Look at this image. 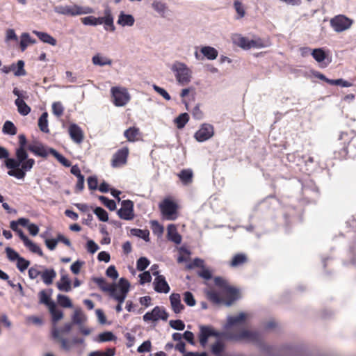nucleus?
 Listing matches in <instances>:
<instances>
[{"label": "nucleus", "mask_w": 356, "mask_h": 356, "mask_svg": "<svg viewBox=\"0 0 356 356\" xmlns=\"http://www.w3.org/2000/svg\"><path fill=\"white\" fill-rule=\"evenodd\" d=\"M19 146L15 149V159L5 160V166L9 170L8 175L18 179H24L26 172L35 165V160L29 158L27 140L24 134L18 136Z\"/></svg>", "instance_id": "obj_1"}, {"label": "nucleus", "mask_w": 356, "mask_h": 356, "mask_svg": "<svg viewBox=\"0 0 356 356\" xmlns=\"http://www.w3.org/2000/svg\"><path fill=\"white\" fill-rule=\"evenodd\" d=\"M172 70L175 73L177 82L181 86L188 84L192 78V71L183 63L177 62L173 64Z\"/></svg>", "instance_id": "obj_2"}, {"label": "nucleus", "mask_w": 356, "mask_h": 356, "mask_svg": "<svg viewBox=\"0 0 356 356\" xmlns=\"http://www.w3.org/2000/svg\"><path fill=\"white\" fill-rule=\"evenodd\" d=\"M163 218L167 220H175L178 217V205L170 199H164L159 205Z\"/></svg>", "instance_id": "obj_3"}, {"label": "nucleus", "mask_w": 356, "mask_h": 356, "mask_svg": "<svg viewBox=\"0 0 356 356\" xmlns=\"http://www.w3.org/2000/svg\"><path fill=\"white\" fill-rule=\"evenodd\" d=\"M56 13L67 16H76L85 14H91L94 10L89 6H80L78 5L58 6L55 8Z\"/></svg>", "instance_id": "obj_4"}, {"label": "nucleus", "mask_w": 356, "mask_h": 356, "mask_svg": "<svg viewBox=\"0 0 356 356\" xmlns=\"http://www.w3.org/2000/svg\"><path fill=\"white\" fill-rule=\"evenodd\" d=\"M355 137L353 131H342L339 136V145L341 148L334 152V157L337 159H344L348 155V147Z\"/></svg>", "instance_id": "obj_5"}, {"label": "nucleus", "mask_w": 356, "mask_h": 356, "mask_svg": "<svg viewBox=\"0 0 356 356\" xmlns=\"http://www.w3.org/2000/svg\"><path fill=\"white\" fill-rule=\"evenodd\" d=\"M353 24V20L343 15H338L330 19L331 27L337 33L349 29Z\"/></svg>", "instance_id": "obj_6"}, {"label": "nucleus", "mask_w": 356, "mask_h": 356, "mask_svg": "<svg viewBox=\"0 0 356 356\" xmlns=\"http://www.w3.org/2000/svg\"><path fill=\"white\" fill-rule=\"evenodd\" d=\"M168 318V314L165 308L159 306H156L151 312H147L143 316L145 322H154L159 320L167 321Z\"/></svg>", "instance_id": "obj_7"}, {"label": "nucleus", "mask_w": 356, "mask_h": 356, "mask_svg": "<svg viewBox=\"0 0 356 356\" xmlns=\"http://www.w3.org/2000/svg\"><path fill=\"white\" fill-rule=\"evenodd\" d=\"M223 334L220 332L215 330L211 326L201 325L200 327L199 341L202 346L204 347L210 337L221 338Z\"/></svg>", "instance_id": "obj_8"}, {"label": "nucleus", "mask_w": 356, "mask_h": 356, "mask_svg": "<svg viewBox=\"0 0 356 356\" xmlns=\"http://www.w3.org/2000/svg\"><path fill=\"white\" fill-rule=\"evenodd\" d=\"M121 208L118 211V216L125 220H131L134 218V202L130 200H123Z\"/></svg>", "instance_id": "obj_9"}, {"label": "nucleus", "mask_w": 356, "mask_h": 356, "mask_svg": "<svg viewBox=\"0 0 356 356\" xmlns=\"http://www.w3.org/2000/svg\"><path fill=\"white\" fill-rule=\"evenodd\" d=\"M113 103L118 106L126 104L129 100V95L126 89L118 87L111 88Z\"/></svg>", "instance_id": "obj_10"}, {"label": "nucleus", "mask_w": 356, "mask_h": 356, "mask_svg": "<svg viewBox=\"0 0 356 356\" xmlns=\"http://www.w3.org/2000/svg\"><path fill=\"white\" fill-rule=\"evenodd\" d=\"M213 134V127L209 124H204L195 134V138L198 142H204L211 138Z\"/></svg>", "instance_id": "obj_11"}, {"label": "nucleus", "mask_w": 356, "mask_h": 356, "mask_svg": "<svg viewBox=\"0 0 356 356\" xmlns=\"http://www.w3.org/2000/svg\"><path fill=\"white\" fill-rule=\"evenodd\" d=\"M129 154V149L127 147H123L116 152L113 155L111 165L113 168H118L127 163V157Z\"/></svg>", "instance_id": "obj_12"}, {"label": "nucleus", "mask_w": 356, "mask_h": 356, "mask_svg": "<svg viewBox=\"0 0 356 356\" xmlns=\"http://www.w3.org/2000/svg\"><path fill=\"white\" fill-rule=\"evenodd\" d=\"M69 135L76 144H81L84 140V133L81 128L76 124H71L68 127Z\"/></svg>", "instance_id": "obj_13"}, {"label": "nucleus", "mask_w": 356, "mask_h": 356, "mask_svg": "<svg viewBox=\"0 0 356 356\" xmlns=\"http://www.w3.org/2000/svg\"><path fill=\"white\" fill-rule=\"evenodd\" d=\"M232 338L235 340L246 339L250 341L256 342L259 341L260 334L257 332L243 330L239 333L232 337Z\"/></svg>", "instance_id": "obj_14"}, {"label": "nucleus", "mask_w": 356, "mask_h": 356, "mask_svg": "<svg viewBox=\"0 0 356 356\" xmlns=\"http://www.w3.org/2000/svg\"><path fill=\"white\" fill-rule=\"evenodd\" d=\"M100 24H104V29L113 32L115 27L113 24V17L111 9L108 7L104 10V16L100 17Z\"/></svg>", "instance_id": "obj_15"}, {"label": "nucleus", "mask_w": 356, "mask_h": 356, "mask_svg": "<svg viewBox=\"0 0 356 356\" xmlns=\"http://www.w3.org/2000/svg\"><path fill=\"white\" fill-rule=\"evenodd\" d=\"M154 289L158 293H168L170 288L163 275H157L154 282Z\"/></svg>", "instance_id": "obj_16"}, {"label": "nucleus", "mask_w": 356, "mask_h": 356, "mask_svg": "<svg viewBox=\"0 0 356 356\" xmlns=\"http://www.w3.org/2000/svg\"><path fill=\"white\" fill-rule=\"evenodd\" d=\"M170 301L172 309L175 314L180 313L184 309V305L181 302V296L179 293H172L170 296Z\"/></svg>", "instance_id": "obj_17"}, {"label": "nucleus", "mask_w": 356, "mask_h": 356, "mask_svg": "<svg viewBox=\"0 0 356 356\" xmlns=\"http://www.w3.org/2000/svg\"><path fill=\"white\" fill-rule=\"evenodd\" d=\"M72 324L71 323H65L62 327L58 328L56 325H53L51 329V336L54 339L61 338V335L68 334L72 330Z\"/></svg>", "instance_id": "obj_18"}, {"label": "nucleus", "mask_w": 356, "mask_h": 356, "mask_svg": "<svg viewBox=\"0 0 356 356\" xmlns=\"http://www.w3.org/2000/svg\"><path fill=\"white\" fill-rule=\"evenodd\" d=\"M167 236L168 240L174 242L176 244H179L181 242V236L178 233L177 227L175 225L170 224L167 227Z\"/></svg>", "instance_id": "obj_19"}, {"label": "nucleus", "mask_w": 356, "mask_h": 356, "mask_svg": "<svg viewBox=\"0 0 356 356\" xmlns=\"http://www.w3.org/2000/svg\"><path fill=\"white\" fill-rule=\"evenodd\" d=\"M248 261V257L245 253H238L233 256L229 261V266L236 268L246 264Z\"/></svg>", "instance_id": "obj_20"}, {"label": "nucleus", "mask_w": 356, "mask_h": 356, "mask_svg": "<svg viewBox=\"0 0 356 356\" xmlns=\"http://www.w3.org/2000/svg\"><path fill=\"white\" fill-rule=\"evenodd\" d=\"M124 136L129 142H136L140 138V129L136 127H130L124 132Z\"/></svg>", "instance_id": "obj_21"}, {"label": "nucleus", "mask_w": 356, "mask_h": 356, "mask_svg": "<svg viewBox=\"0 0 356 356\" xmlns=\"http://www.w3.org/2000/svg\"><path fill=\"white\" fill-rule=\"evenodd\" d=\"M92 280L103 291L114 292L115 291V285L107 283L103 277H93Z\"/></svg>", "instance_id": "obj_22"}, {"label": "nucleus", "mask_w": 356, "mask_h": 356, "mask_svg": "<svg viewBox=\"0 0 356 356\" xmlns=\"http://www.w3.org/2000/svg\"><path fill=\"white\" fill-rule=\"evenodd\" d=\"M232 39L236 45L244 49H250V40L248 38L242 36L241 34H235L232 36Z\"/></svg>", "instance_id": "obj_23"}, {"label": "nucleus", "mask_w": 356, "mask_h": 356, "mask_svg": "<svg viewBox=\"0 0 356 356\" xmlns=\"http://www.w3.org/2000/svg\"><path fill=\"white\" fill-rule=\"evenodd\" d=\"M184 185H188L193 181V173L191 169H184L177 175Z\"/></svg>", "instance_id": "obj_24"}, {"label": "nucleus", "mask_w": 356, "mask_h": 356, "mask_svg": "<svg viewBox=\"0 0 356 356\" xmlns=\"http://www.w3.org/2000/svg\"><path fill=\"white\" fill-rule=\"evenodd\" d=\"M48 309L51 316L53 325H55L58 321L63 318V312L57 308L56 303L52 305Z\"/></svg>", "instance_id": "obj_25"}, {"label": "nucleus", "mask_w": 356, "mask_h": 356, "mask_svg": "<svg viewBox=\"0 0 356 356\" xmlns=\"http://www.w3.org/2000/svg\"><path fill=\"white\" fill-rule=\"evenodd\" d=\"M135 22L134 17L131 15L125 14L121 12L119 15L118 24L122 26H131Z\"/></svg>", "instance_id": "obj_26"}, {"label": "nucleus", "mask_w": 356, "mask_h": 356, "mask_svg": "<svg viewBox=\"0 0 356 356\" xmlns=\"http://www.w3.org/2000/svg\"><path fill=\"white\" fill-rule=\"evenodd\" d=\"M56 277V273L53 268L45 269L41 273L42 280L47 285L51 284Z\"/></svg>", "instance_id": "obj_27"}, {"label": "nucleus", "mask_w": 356, "mask_h": 356, "mask_svg": "<svg viewBox=\"0 0 356 356\" xmlns=\"http://www.w3.org/2000/svg\"><path fill=\"white\" fill-rule=\"evenodd\" d=\"M57 288L65 292H69L71 291V281L70 280L67 275H63L61 276L60 280L56 284Z\"/></svg>", "instance_id": "obj_28"}, {"label": "nucleus", "mask_w": 356, "mask_h": 356, "mask_svg": "<svg viewBox=\"0 0 356 356\" xmlns=\"http://www.w3.org/2000/svg\"><path fill=\"white\" fill-rule=\"evenodd\" d=\"M33 33L35 34L43 42L49 44L52 46L56 45V40L49 34L38 31H33Z\"/></svg>", "instance_id": "obj_29"}, {"label": "nucleus", "mask_w": 356, "mask_h": 356, "mask_svg": "<svg viewBox=\"0 0 356 356\" xmlns=\"http://www.w3.org/2000/svg\"><path fill=\"white\" fill-rule=\"evenodd\" d=\"M201 53L209 60H214L218 57V51L210 46L202 47L200 49Z\"/></svg>", "instance_id": "obj_30"}, {"label": "nucleus", "mask_w": 356, "mask_h": 356, "mask_svg": "<svg viewBox=\"0 0 356 356\" xmlns=\"http://www.w3.org/2000/svg\"><path fill=\"white\" fill-rule=\"evenodd\" d=\"M27 149L37 156L47 157L48 152L42 145H29Z\"/></svg>", "instance_id": "obj_31"}, {"label": "nucleus", "mask_w": 356, "mask_h": 356, "mask_svg": "<svg viewBox=\"0 0 356 356\" xmlns=\"http://www.w3.org/2000/svg\"><path fill=\"white\" fill-rule=\"evenodd\" d=\"M229 299L227 305H229L232 302L236 300L238 296V291L236 288L229 286L223 292H222Z\"/></svg>", "instance_id": "obj_32"}, {"label": "nucleus", "mask_w": 356, "mask_h": 356, "mask_svg": "<svg viewBox=\"0 0 356 356\" xmlns=\"http://www.w3.org/2000/svg\"><path fill=\"white\" fill-rule=\"evenodd\" d=\"M35 40L31 38L29 33H23L21 35V40L19 44L21 51H24L29 44H35Z\"/></svg>", "instance_id": "obj_33"}, {"label": "nucleus", "mask_w": 356, "mask_h": 356, "mask_svg": "<svg viewBox=\"0 0 356 356\" xmlns=\"http://www.w3.org/2000/svg\"><path fill=\"white\" fill-rule=\"evenodd\" d=\"M39 302L40 304L45 305L48 308L55 302L51 299V293H47L46 291L42 290L39 294Z\"/></svg>", "instance_id": "obj_34"}, {"label": "nucleus", "mask_w": 356, "mask_h": 356, "mask_svg": "<svg viewBox=\"0 0 356 356\" xmlns=\"http://www.w3.org/2000/svg\"><path fill=\"white\" fill-rule=\"evenodd\" d=\"M188 113H181L178 117L174 120V123L177 129H182L189 120Z\"/></svg>", "instance_id": "obj_35"}, {"label": "nucleus", "mask_w": 356, "mask_h": 356, "mask_svg": "<svg viewBox=\"0 0 356 356\" xmlns=\"http://www.w3.org/2000/svg\"><path fill=\"white\" fill-rule=\"evenodd\" d=\"M246 318V314L241 312L238 315L229 316L227 319V323L229 326H233L245 322Z\"/></svg>", "instance_id": "obj_36"}, {"label": "nucleus", "mask_w": 356, "mask_h": 356, "mask_svg": "<svg viewBox=\"0 0 356 356\" xmlns=\"http://www.w3.org/2000/svg\"><path fill=\"white\" fill-rule=\"evenodd\" d=\"M130 232L133 236L141 238L147 242L149 241V232L148 229L133 228L130 230Z\"/></svg>", "instance_id": "obj_37"}, {"label": "nucleus", "mask_w": 356, "mask_h": 356, "mask_svg": "<svg viewBox=\"0 0 356 356\" xmlns=\"http://www.w3.org/2000/svg\"><path fill=\"white\" fill-rule=\"evenodd\" d=\"M152 7L156 11L161 17H165V13L168 8L166 4L159 1H154L152 3Z\"/></svg>", "instance_id": "obj_38"}, {"label": "nucleus", "mask_w": 356, "mask_h": 356, "mask_svg": "<svg viewBox=\"0 0 356 356\" xmlns=\"http://www.w3.org/2000/svg\"><path fill=\"white\" fill-rule=\"evenodd\" d=\"M48 113H42V115L38 120V127L44 133H49V129L48 128Z\"/></svg>", "instance_id": "obj_39"}, {"label": "nucleus", "mask_w": 356, "mask_h": 356, "mask_svg": "<svg viewBox=\"0 0 356 356\" xmlns=\"http://www.w3.org/2000/svg\"><path fill=\"white\" fill-rule=\"evenodd\" d=\"M92 63L94 65L104 66L111 65L112 60L106 57H103L99 54H97L92 57Z\"/></svg>", "instance_id": "obj_40"}, {"label": "nucleus", "mask_w": 356, "mask_h": 356, "mask_svg": "<svg viewBox=\"0 0 356 356\" xmlns=\"http://www.w3.org/2000/svg\"><path fill=\"white\" fill-rule=\"evenodd\" d=\"M207 298L210 302L214 304H220L222 302V298L220 297V294L213 290L207 291Z\"/></svg>", "instance_id": "obj_41"}, {"label": "nucleus", "mask_w": 356, "mask_h": 356, "mask_svg": "<svg viewBox=\"0 0 356 356\" xmlns=\"http://www.w3.org/2000/svg\"><path fill=\"white\" fill-rule=\"evenodd\" d=\"M49 152L64 166L70 167L71 165L70 161L67 159L64 156L58 153L54 149H50Z\"/></svg>", "instance_id": "obj_42"}, {"label": "nucleus", "mask_w": 356, "mask_h": 356, "mask_svg": "<svg viewBox=\"0 0 356 356\" xmlns=\"http://www.w3.org/2000/svg\"><path fill=\"white\" fill-rule=\"evenodd\" d=\"M86 319V316L83 314L81 309H76L73 316H72V321L75 324L80 325L83 323Z\"/></svg>", "instance_id": "obj_43"}, {"label": "nucleus", "mask_w": 356, "mask_h": 356, "mask_svg": "<svg viewBox=\"0 0 356 356\" xmlns=\"http://www.w3.org/2000/svg\"><path fill=\"white\" fill-rule=\"evenodd\" d=\"M57 301L58 305L63 307L71 308L72 307V303L67 296L58 294L57 296Z\"/></svg>", "instance_id": "obj_44"}, {"label": "nucleus", "mask_w": 356, "mask_h": 356, "mask_svg": "<svg viewBox=\"0 0 356 356\" xmlns=\"http://www.w3.org/2000/svg\"><path fill=\"white\" fill-rule=\"evenodd\" d=\"M312 56L318 63L323 62L326 58V54L321 48L313 49Z\"/></svg>", "instance_id": "obj_45"}, {"label": "nucleus", "mask_w": 356, "mask_h": 356, "mask_svg": "<svg viewBox=\"0 0 356 356\" xmlns=\"http://www.w3.org/2000/svg\"><path fill=\"white\" fill-rule=\"evenodd\" d=\"M99 200L100 202L106 207L109 210L114 211L116 209L115 202L113 200H110L108 197L100 195L99 196Z\"/></svg>", "instance_id": "obj_46"}, {"label": "nucleus", "mask_w": 356, "mask_h": 356, "mask_svg": "<svg viewBox=\"0 0 356 356\" xmlns=\"http://www.w3.org/2000/svg\"><path fill=\"white\" fill-rule=\"evenodd\" d=\"M81 22L84 25H90V26H97L100 24V17H95L94 16H88L83 18H81Z\"/></svg>", "instance_id": "obj_47"}, {"label": "nucleus", "mask_w": 356, "mask_h": 356, "mask_svg": "<svg viewBox=\"0 0 356 356\" xmlns=\"http://www.w3.org/2000/svg\"><path fill=\"white\" fill-rule=\"evenodd\" d=\"M3 131L10 135H15L17 134V128L10 121H6L3 126Z\"/></svg>", "instance_id": "obj_48"}, {"label": "nucleus", "mask_w": 356, "mask_h": 356, "mask_svg": "<svg viewBox=\"0 0 356 356\" xmlns=\"http://www.w3.org/2000/svg\"><path fill=\"white\" fill-rule=\"evenodd\" d=\"M150 225L152 232L154 234L157 236H161L163 234L164 228L161 225L159 224L158 221L151 220Z\"/></svg>", "instance_id": "obj_49"}, {"label": "nucleus", "mask_w": 356, "mask_h": 356, "mask_svg": "<svg viewBox=\"0 0 356 356\" xmlns=\"http://www.w3.org/2000/svg\"><path fill=\"white\" fill-rule=\"evenodd\" d=\"M95 214L97 216L99 220L106 222L108 220V213L102 207H97L94 210Z\"/></svg>", "instance_id": "obj_50"}, {"label": "nucleus", "mask_w": 356, "mask_h": 356, "mask_svg": "<svg viewBox=\"0 0 356 356\" xmlns=\"http://www.w3.org/2000/svg\"><path fill=\"white\" fill-rule=\"evenodd\" d=\"M24 245L27 247L29 250L33 253L38 254L39 255H42V251L41 248L33 243L30 239H29L25 243Z\"/></svg>", "instance_id": "obj_51"}, {"label": "nucleus", "mask_w": 356, "mask_h": 356, "mask_svg": "<svg viewBox=\"0 0 356 356\" xmlns=\"http://www.w3.org/2000/svg\"><path fill=\"white\" fill-rule=\"evenodd\" d=\"M214 283L222 292L229 286L228 282L220 277H215Z\"/></svg>", "instance_id": "obj_52"}, {"label": "nucleus", "mask_w": 356, "mask_h": 356, "mask_svg": "<svg viewBox=\"0 0 356 356\" xmlns=\"http://www.w3.org/2000/svg\"><path fill=\"white\" fill-rule=\"evenodd\" d=\"M184 301L187 305L190 307L195 306L196 304V301L194 298V296L193 293L190 291H186L184 293Z\"/></svg>", "instance_id": "obj_53"}, {"label": "nucleus", "mask_w": 356, "mask_h": 356, "mask_svg": "<svg viewBox=\"0 0 356 356\" xmlns=\"http://www.w3.org/2000/svg\"><path fill=\"white\" fill-rule=\"evenodd\" d=\"M149 265V261L146 257H140L138 259L136 263V267L139 271L144 270Z\"/></svg>", "instance_id": "obj_54"}, {"label": "nucleus", "mask_w": 356, "mask_h": 356, "mask_svg": "<svg viewBox=\"0 0 356 356\" xmlns=\"http://www.w3.org/2000/svg\"><path fill=\"white\" fill-rule=\"evenodd\" d=\"M224 350V344L221 341H217L211 346V351L216 355H219Z\"/></svg>", "instance_id": "obj_55"}, {"label": "nucleus", "mask_w": 356, "mask_h": 356, "mask_svg": "<svg viewBox=\"0 0 356 356\" xmlns=\"http://www.w3.org/2000/svg\"><path fill=\"white\" fill-rule=\"evenodd\" d=\"M234 6L237 14L238 15V18L243 17L245 15V11L242 3L236 0L234 3Z\"/></svg>", "instance_id": "obj_56"}, {"label": "nucleus", "mask_w": 356, "mask_h": 356, "mask_svg": "<svg viewBox=\"0 0 356 356\" xmlns=\"http://www.w3.org/2000/svg\"><path fill=\"white\" fill-rule=\"evenodd\" d=\"M6 252L10 261H14L15 260H18L19 258H21L19 254L11 248H6Z\"/></svg>", "instance_id": "obj_57"}, {"label": "nucleus", "mask_w": 356, "mask_h": 356, "mask_svg": "<svg viewBox=\"0 0 356 356\" xmlns=\"http://www.w3.org/2000/svg\"><path fill=\"white\" fill-rule=\"evenodd\" d=\"M118 286L120 287V292L127 294L130 286V284L128 280L124 278H121L119 281Z\"/></svg>", "instance_id": "obj_58"}, {"label": "nucleus", "mask_w": 356, "mask_h": 356, "mask_svg": "<svg viewBox=\"0 0 356 356\" xmlns=\"http://www.w3.org/2000/svg\"><path fill=\"white\" fill-rule=\"evenodd\" d=\"M15 104L18 108V111H30L31 108L27 106L24 99L18 97L15 100Z\"/></svg>", "instance_id": "obj_59"}, {"label": "nucleus", "mask_w": 356, "mask_h": 356, "mask_svg": "<svg viewBox=\"0 0 356 356\" xmlns=\"http://www.w3.org/2000/svg\"><path fill=\"white\" fill-rule=\"evenodd\" d=\"M29 261L26 260L23 257L19 258L17 260V267L21 272L24 271L29 267Z\"/></svg>", "instance_id": "obj_60"}, {"label": "nucleus", "mask_w": 356, "mask_h": 356, "mask_svg": "<svg viewBox=\"0 0 356 356\" xmlns=\"http://www.w3.org/2000/svg\"><path fill=\"white\" fill-rule=\"evenodd\" d=\"M170 325L177 330H184L185 328V324L181 320H171Z\"/></svg>", "instance_id": "obj_61"}, {"label": "nucleus", "mask_w": 356, "mask_h": 356, "mask_svg": "<svg viewBox=\"0 0 356 356\" xmlns=\"http://www.w3.org/2000/svg\"><path fill=\"white\" fill-rule=\"evenodd\" d=\"M88 188L96 190L98 188V180L96 176H90L87 179Z\"/></svg>", "instance_id": "obj_62"}, {"label": "nucleus", "mask_w": 356, "mask_h": 356, "mask_svg": "<svg viewBox=\"0 0 356 356\" xmlns=\"http://www.w3.org/2000/svg\"><path fill=\"white\" fill-rule=\"evenodd\" d=\"M152 349V343L149 340L144 341L137 349L138 353L149 352Z\"/></svg>", "instance_id": "obj_63"}, {"label": "nucleus", "mask_w": 356, "mask_h": 356, "mask_svg": "<svg viewBox=\"0 0 356 356\" xmlns=\"http://www.w3.org/2000/svg\"><path fill=\"white\" fill-rule=\"evenodd\" d=\"M115 355V349L108 348L105 352H93L90 356H113Z\"/></svg>", "instance_id": "obj_64"}]
</instances>
